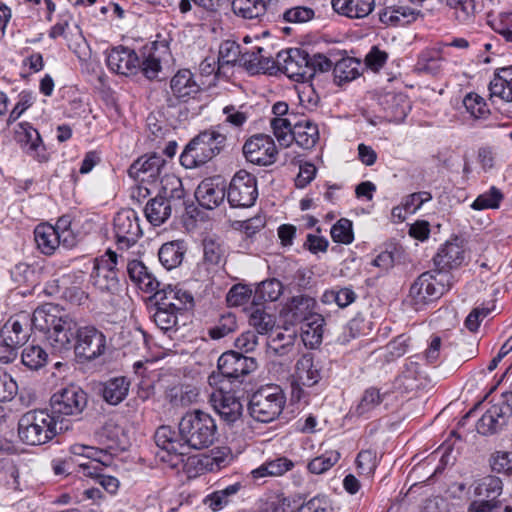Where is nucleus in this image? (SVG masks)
<instances>
[{"instance_id":"1","label":"nucleus","mask_w":512,"mask_h":512,"mask_svg":"<svg viewBox=\"0 0 512 512\" xmlns=\"http://www.w3.org/2000/svg\"><path fill=\"white\" fill-rule=\"evenodd\" d=\"M31 326L44 334L46 342L55 352L69 351L80 327L76 319L51 304L33 312Z\"/></svg>"},{"instance_id":"2","label":"nucleus","mask_w":512,"mask_h":512,"mask_svg":"<svg viewBox=\"0 0 512 512\" xmlns=\"http://www.w3.org/2000/svg\"><path fill=\"white\" fill-rule=\"evenodd\" d=\"M68 423L57 420L46 410H31L18 421V436L27 445H42L52 440L57 433L67 431Z\"/></svg>"},{"instance_id":"3","label":"nucleus","mask_w":512,"mask_h":512,"mask_svg":"<svg viewBox=\"0 0 512 512\" xmlns=\"http://www.w3.org/2000/svg\"><path fill=\"white\" fill-rule=\"evenodd\" d=\"M217 426L210 414L201 410L185 414L179 422V435L185 444L186 454L189 449H204L213 444Z\"/></svg>"},{"instance_id":"4","label":"nucleus","mask_w":512,"mask_h":512,"mask_svg":"<svg viewBox=\"0 0 512 512\" xmlns=\"http://www.w3.org/2000/svg\"><path fill=\"white\" fill-rule=\"evenodd\" d=\"M450 287L451 275L441 272H424L412 283L405 303L415 311H420L439 299Z\"/></svg>"},{"instance_id":"5","label":"nucleus","mask_w":512,"mask_h":512,"mask_svg":"<svg viewBox=\"0 0 512 512\" xmlns=\"http://www.w3.org/2000/svg\"><path fill=\"white\" fill-rule=\"evenodd\" d=\"M226 143V136L215 130H206L194 137L180 156L182 166L193 169L216 157Z\"/></svg>"},{"instance_id":"6","label":"nucleus","mask_w":512,"mask_h":512,"mask_svg":"<svg viewBox=\"0 0 512 512\" xmlns=\"http://www.w3.org/2000/svg\"><path fill=\"white\" fill-rule=\"evenodd\" d=\"M285 402V396L279 386L267 385L252 394L249 401V412L256 421L269 423L278 418Z\"/></svg>"},{"instance_id":"7","label":"nucleus","mask_w":512,"mask_h":512,"mask_svg":"<svg viewBox=\"0 0 512 512\" xmlns=\"http://www.w3.org/2000/svg\"><path fill=\"white\" fill-rule=\"evenodd\" d=\"M162 182H165L162 185L163 195L150 199L144 209L146 219L153 226L162 225L171 216L170 198H181L183 195L181 180L175 175H165Z\"/></svg>"},{"instance_id":"8","label":"nucleus","mask_w":512,"mask_h":512,"mask_svg":"<svg viewBox=\"0 0 512 512\" xmlns=\"http://www.w3.org/2000/svg\"><path fill=\"white\" fill-rule=\"evenodd\" d=\"M31 318L27 313L11 317L0 330V361L8 363L14 356V349L23 345L28 339V326Z\"/></svg>"},{"instance_id":"9","label":"nucleus","mask_w":512,"mask_h":512,"mask_svg":"<svg viewBox=\"0 0 512 512\" xmlns=\"http://www.w3.org/2000/svg\"><path fill=\"white\" fill-rule=\"evenodd\" d=\"M87 405L86 393L76 385H69L55 392L50 399L52 416L57 422L60 417L77 416Z\"/></svg>"},{"instance_id":"10","label":"nucleus","mask_w":512,"mask_h":512,"mask_svg":"<svg viewBox=\"0 0 512 512\" xmlns=\"http://www.w3.org/2000/svg\"><path fill=\"white\" fill-rule=\"evenodd\" d=\"M277 64L290 79L306 82L313 78V68L309 66V53L302 48H290L277 54Z\"/></svg>"},{"instance_id":"11","label":"nucleus","mask_w":512,"mask_h":512,"mask_svg":"<svg viewBox=\"0 0 512 512\" xmlns=\"http://www.w3.org/2000/svg\"><path fill=\"white\" fill-rule=\"evenodd\" d=\"M72 347L77 357L92 361L104 354L106 337L92 325L80 326Z\"/></svg>"},{"instance_id":"12","label":"nucleus","mask_w":512,"mask_h":512,"mask_svg":"<svg viewBox=\"0 0 512 512\" xmlns=\"http://www.w3.org/2000/svg\"><path fill=\"white\" fill-rule=\"evenodd\" d=\"M257 197L258 191L255 176L244 170L237 172L232 178L227 191V199L231 207H251Z\"/></svg>"},{"instance_id":"13","label":"nucleus","mask_w":512,"mask_h":512,"mask_svg":"<svg viewBox=\"0 0 512 512\" xmlns=\"http://www.w3.org/2000/svg\"><path fill=\"white\" fill-rule=\"evenodd\" d=\"M171 59L169 42L166 38L157 39L149 46H145L142 52V61L139 69L150 80L156 79L162 70V64Z\"/></svg>"},{"instance_id":"14","label":"nucleus","mask_w":512,"mask_h":512,"mask_svg":"<svg viewBox=\"0 0 512 512\" xmlns=\"http://www.w3.org/2000/svg\"><path fill=\"white\" fill-rule=\"evenodd\" d=\"M114 232L119 249L133 246L142 235L137 213L133 209L119 211L114 217Z\"/></svg>"},{"instance_id":"15","label":"nucleus","mask_w":512,"mask_h":512,"mask_svg":"<svg viewBox=\"0 0 512 512\" xmlns=\"http://www.w3.org/2000/svg\"><path fill=\"white\" fill-rule=\"evenodd\" d=\"M243 154L250 163L268 166L277 159V148L274 140L265 134L250 137L243 146Z\"/></svg>"},{"instance_id":"16","label":"nucleus","mask_w":512,"mask_h":512,"mask_svg":"<svg viewBox=\"0 0 512 512\" xmlns=\"http://www.w3.org/2000/svg\"><path fill=\"white\" fill-rule=\"evenodd\" d=\"M116 265L117 254L111 250H108L105 256L96 259L91 273L92 284L100 291H115L119 285Z\"/></svg>"},{"instance_id":"17","label":"nucleus","mask_w":512,"mask_h":512,"mask_svg":"<svg viewBox=\"0 0 512 512\" xmlns=\"http://www.w3.org/2000/svg\"><path fill=\"white\" fill-rule=\"evenodd\" d=\"M172 97L167 99L169 107H175L179 102H187L196 97L201 86L188 69L179 70L170 80Z\"/></svg>"},{"instance_id":"18","label":"nucleus","mask_w":512,"mask_h":512,"mask_svg":"<svg viewBox=\"0 0 512 512\" xmlns=\"http://www.w3.org/2000/svg\"><path fill=\"white\" fill-rule=\"evenodd\" d=\"M14 138L22 149L38 162H46L48 154L39 132L28 122H19L14 127Z\"/></svg>"},{"instance_id":"19","label":"nucleus","mask_w":512,"mask_h":512,"mask_svg":"<svg viewBox=\"0 0 512 512\" xmlns=\"http://www.w3.org/2000/svg\"><path fill=\"white\" fill-rule=\"evenodd\" d=\"M219 372L228 379H239L257 368V362L252 357L244 356L235 351L223 353L218 359Z\"/></svg>"},{"instance_id":"20","label":"nucleus","mask_w":512,"mask_h":512,"mask_svg":"<svg viewBox=\"0 0 512 512\" xmlns=\"http://www.w3.org/2000/svg\"><path fill=\"white\" fill-rule=\"evenodd\" d=\"M512 413V393L502 403L491 406L478 420L476 428L483 435L493 434L502 428Z\"/></svg>"},{"instance_id":"21","label":"nucleus","mask_w":512,"mask_h":512,"mask_svg":"<svg viewBox=\"0 0 512 512\" xmlns=\"http://www.w3.org/2000/svg\"><path fill=\"white\" fill-rule=\"evenodd\" d=\"M278 4L279 0H232L231 9L239 18L263 22L270 12L276 10Z\"/></svg>"},{"instance_id":"22","label":"nucleus","mask_w":512,"mask_h":512,"mask_svg":"<svg viewBox=\"0 0 512 512\" xmlns=\"http://www.w3.org/2000/svg\"><path fill=\"white\" fill-rule=\"evenodd\" d=\"M210 403L220 418L228 424L239 420L243 412V405L239 398L229 392L212 393Z\"/></svg>"},{"instance_id":"23","label":"nucleus","mask_w":512,"mask_h":512,"mask_svg":"<svg viewBox=\"0 0 512 512\" xmlns=\"http://www.w3.org/2000/svg\"><path fill=\"white\" fill-rule=\"evenodd\" d=\"M166 161L157 154L145 155L138 158L130 166L128 173L141 182H155L161 175Z\"/></svg>"},{"instance_id":"24","label":"nucleus","mask_w":512,"mask_h":512,"mask_svg":"<svg viewBox=\"0 0 512 512\" xmlns=\"http://www.w3.org/2000/svg\"><path fill=\"white\" fill-rule=\"evenodd\" d=\"M108 68L121 75L134 74L139 70V57L134 50L118 46L106 58Z\"/></svg>"},{"instance_id":"25","label":"nucleus","mask_w":512,"mask_h":512,"mask_svg":"<svg viewBox=\"0 0 512 512\" xmlns=\"http://www.w3.org/2000/svg\"><path fill=\"white\" fill-rule=\"evenodd\" d=\"M240 65L251 73H265L275 68V61L271 52L261 45H256L251 49L242 50Z\"/></svg>"},{"instance_id":"26","label":"nucleus","mask_w":512,"mask_h":512,"mask_svg":"<svg viewBox=\"0 0 512 512\" xmlns=\"http://www.w3.org/2000/svg\"><path fill=\"white\" fill-rule=\"evenodd\" d=\"M438 272L458 268L465 260V250L461 242L455 238L443 244L433 258Z\"/></svg>"},{"instance_id":"27","label":"nucleus","mask_w":512,"mask_h":512,"mask_svg":"<svg viewBox=\"0 0 512 512\" xmlns=\"http://www.w3.org/2000/svg\"><path fill=\"white\" fill-rule=\"evenodd\" d=\"M225 195V185L211 178L203 180L195 192L199 204L206 209L217 207L224 200Z\"/></svg>"},{"instance_id":"28","label":"nucleus","mask_w":512,"mask_h":512,"mask_svg":"<svg viewBox=\"0 0 512 512\" xmlns=\"http://www.w3.org/2000/svg\"><path fill=\"white\" fill-rule=\"evenodd\" d=\"M331 6L338 15L349 19H364L375 8V0H331Z\"/></svg>"},{"instance_id":"29","label":"nucleus","mask_w":512,"mask_h":512,"mask_svg":"<svg viewBox=\"0 0 512 512\" xmlns=\"http://www.w3.org/2000/svg\"><path fill=\"white\" fill-rule=\"evenodd\" d=\"M127 273L130 280L145 293L153 294L160 286L156 277L148 270L144 263L139 260L128 261Z\"/></svg>"},{"instance_id":"30","label":"nucleus","mask_w":512,"mask_h":512,"mask_svg":"<svg viewBox=\"0 0 512 512\" xmlns=\"http://www.w3.org/2000/svg\"><path fill=\"white\" fill-rule=\"evenodd\" d=\"M294 383L298 386L311 387L321 379L320 369L314 363L311 354L302 355L296 362Z\"/></svg>"},{"instance_id":"31","label":"nucleus","mask_w":512,"mask_h":512,"mask_svg":"<svg viewBox=\"0 0 512 512\" xmlns=\"http://www.w3.org/2000/svg\"><path fill=\"white\" fill-rule=\"evenodd\" d=\"M315 301L313 298L305 295L294 296L284 308L288 320L295 324L304 322L310 315H314L312 310Z\"/></svg>"},{"instance_id":"32","label":"nucleus","mask_w":512,"mask_h":512,"mask_svg":"<svg viewBox=\"0 0 512 512\" xmlns=\"http://www.w3.org/2000/svg\"><path fill=\"white\" fill-rule=\"evenodd\" d=\"M130 381L124 377H114L102 384L101 395L105 402L110 405H118L128 395Z\"/></svg>"},{"instance_id":"33","label":"nucleus","mask_w":512,"mask_h":512,"mask_svg":"<svg viewBox=\"0 0 512 512\" xmlns=\"http://www.w3.org/2000/svg\"><path fill=\"white\" fill-rule=\"evenodd\" d=\"M244 488L241 481H236L219 488L207 495L204 503L213 511H220L233 501L235 496Z\"/></svg>"},{"instance_id":"34","label":"nucleus","mask_w":512,"mask_h":512,"mask_svg":"<svg viewBox=\"0 0 512 512\" xmlns=\"http://www.w3.org/2000/svg\"><path fill=\"white\" fill-rule=\"evenodd\" d=\"M319 140L318 126L308 119L293 124L292 142L304 149L313 148Z\"/></svg>"},{"instance_id":"35","label":"nucleus","mask_w":512,"mask_h":512,"mask_svg":"<svg viewBox=\"0 0 512 512\" xmlns=\"http://www.w3.org/2000/svg\"><path fill=\"white\" fill-rule=\"evenodd\" d=\"M37 248L45 255H52L60 246L57 230L50 224H39L34 230Z\"/></svg>"},{"instance_id":"36","label":"nucleus","mask_w":512,"mask_h":512,"mask_svg":"<svg viewBox=\"0 0 512 512\" xmlns=\"http://www.w3.org/2000/svg\"><path fill=\"white\" fill-rule=\"evenodd\" d=\"M227 249L222 241L215 238L203 240V264L207 269H214L225 263Z\"/></svg>"},{"instance_id":"37","label":"nucleus","mask_w":512,"mask_h":512,"mask_svg":"<svg viewBox=\"0 0 512 512\" xmlns=\"http://www.w3.org/2000/svg\"><path fill=\"white\" fill-rule=\"evenodd\" d=\"M155 442L159 448L177 458L186 455L185 444H182L181 438H175V432L169 426H161L156 430Z\"/></svg>"},{"instance_id":"38","label":"nucleus","mask_w":512,"mask_h":512,"mask_svg":"<svg viewBox=\"0 0 512 512\" xmlns=\"http://www.w3.org/2000/svg\"><path fill=\"white\" fill-rule=\"evenodd\" d=\"M383 103L386 105V117L392 122L404 121L410 110L409 102L403 94H388Z\"/></svg>"},{"instance_id":"39","label":"nucleus","mask_w":512,"mask_h":512,"mask_svg":"<svg viewBox=\"0 0 512 512\" xmlns=\"http://www.w3.org/2000/svg\"><path fill=\"white\" fill-rule=\"evenodd\" d=\"M185 251L182 241L167 242L159 249V261L167 270H171L182 263Z\"/></svg>"},{"instance_id":"40","label":"nucleus","mask_w":512,"mask_h":512,"mask_svg":"<svg viewBox=\"0 0 512 512\" xmlns=\"http://www.w3.org/2000/svg\"><path fill=\"white\" fill-rule=\"evenodd\" d=\"M324 318L319 314L310 315L302 326V340L306 346L314 348L322 342Z\"/></svg>"},{"instance_id":"41","label":"nucleus","mask_w":512,"mask_h":512,"mask_svg":"<svg viewBox=\"0 0 512 512\" xmlns=\"http://www.w3.org/2000/svg\"><path fill=\"white\" fill-rule=\"evenodd\" d=\"M276 324L275 316L268 313L259 303L253 304L249 313V325L258 334L265 335L273 330Z\"/></svg>"},{"instance_id":"42","label":"nucleus","mask_w":512,"mask_h":512,"mask_svg":"<svg viewBox=\"0 0 512 512\" xmlns=\"http://www.w3.org/2000/svg\"><path fill=\"white\" fill-rule=\"evenodd\" d=\"M124 437L123 429L116 423L109 421L104 424L97 433V441L103 445L106 452L107 449H117L122 446Z\"/></svg>"},{"instance_id":"43","label":"nucleus","mask_w":512,"mask_h":512,"mask_svg":"<svg viewBox=\"0 0 512 512\" xmlns=\"http://www.w3.org/2000/svg\"><path fill=\"white\" fill-rule=\"evenodd\" d=\"M389 394L390 393L388 390L382 392L380 389L375 387L366 389L361 397L359 404L355 408V413L358 416H363L371 412L383 401H385Z\"/></svg>"},{"instance_id":"44","label":"nucleus","mask_w":512,"mask_h":512,"mask_svg":"<svg viewBox=\"0 0 512 512\" xmlns=\"http://www.w3.org/2000/svg\"><path fill=\"white\" fill-rule=\"evenodd\" d=\"M283 293L282 283L273 278L262 281L259 283L255 289V295L253 299V304L259 303L261 301H276Z\"/></svg>"},{"instance_id":"45","label":"nucleus","mask_w":512,"mask_h":512,"mask_svg":"<svg viewBox=\"0 0 512 512\" xmlns=\"http://www.w3.org/2000/svg\"><path fill=\"white\" fill-rule=\"evenodd\" d=\"M360 62L354 58L346 57L336 62L333 68L335 79L339 82H349L359 76Z\"/></svg>"},{"instance_id":"46","label":"nucleus","mask_w":512,"mask_h":512,"mask_svg":"<svg viewBox=\"0 0 512 512\" xmlns=\"http://www.w3.org/2000/svg\"><path fill=\"white\" fill-rule=\"evenodd\" d=\"M502 490L503 484L500 478L496 476H486L481 479L475 487V495L483 497L486 500L498 502L496 499L501 495Z\"/></svg>"},{"instance_id":"47","label":"nucleus","mask_w":512,"mask_h":512,"mask_svg":"<svg viewBox=\"0 0 512 512\" xmlns=\"http://www.w3.org/2000/svg\"><path fill=\"white\" fill-rule=\"evenodd\" d=\"M490 98L512 102V78L496 73L489 84Z\"/></svg>"},{"instance_id":"48","label":"nucleus","mask_w":512,"mask_h":512,"mask_svg":"<svg viewBox=\"0 0 512 512\" xmlns=\"http://www.w3.org/2000/svg\"><path fill=\"white\" fill-rule=\"evenodd\" d=\"M242 50L240 46L233 41H225L219 47L218 52V70H223L225 66L234 65L240 63V57Z\"/></svg>"},{"instance_id":"49","label":"nucleus","mask_w":512,"mask_h":512,"mask_svg":"<svg viewBox=\"0 0 512 512\" xmlns=\"http://www.w3.org/2000/svg\"><path fill=\"white\" fill-rule=\"evenodd\" d=\"M48 354L38 345H29L22 351V363L31 370H38L47 362Z\"/></svg>"},{"instance_id":"50","label":"nucleus","mask_w":512,"mask_h":512,"mask_svg":"<svg viewBox=\"0 0 512 512\" xmlns=\"http://www.w3.org/2000/svg\"><path fill=\"white\" fill-rule=\"evenodd\" d=\"M271 126L279 144L283 147H288L292 143V122L287 118L275 117L271 120Z\"/></svg>"},{"instance_id":"51","label":"nucleus","mask_w":512,"mask_h":512,"mask_svg":"<svg viewBox=\"0 0 512 512\" xmlns=\"http://www.w3.org/2000/svg\"><path fill=\"white\" fill-rule=\"evenodd\" d=\"M157 308L153 315L155 324L161 330H170L177 324V310L169 308L170 304H156Z\"/></svg>"},{"instance_id":"52","label":"nucleus","mask_w":512,"mask_h":512,"mask_svg":"<svg viewBox=\"0 0 512 512\" xmlns=\"http://www.w3.org/2000/svg\"><path fill=\"white\" fill-rule=\"evenodd\" d=\"M315 17V10L312 7L297 5L286 9L282 13V19L291 24H304Z\"/></svg>"},{"instance_id":"53","label":"nucleus","mask_w":512,"mask_h":512,"mask_svg":"<svg viewBox=\"0 0 512 512\" xmlns=\"http://www.w3.org/2000/svg\"><path fill=\"white\" fill-rule=\"evenodd\" d=\"M503 199V194L496 187H491L489 191L480 194L471 204L474 210L496 209Z\"/></svg>"},{"instance_id":"54","label":"nucleus","mask_w":512,"mask_h":512,"mask_svg":"<svg viewBox=\"0 0 512 512\" xmlns=\"http://www.w3.org/2000/svg\"><path fill=\"white\" fill-rule=\"evenodd\" d=\"M463 105L475 119L485 118L489 114L485 100L476 93H468L463 99Z\"/></svg>"},{"instance_id":"55","label":"nucleus","mask_w":512,"mask_h":512,"mask_svg":"<svg viewBox=\"0 0 512 512\" xmlns=\"http://www.w3.org/2000/svg\"><path fill=\"white\" fill-rule=\"evenodd\" d=\"M340 459L337 451H330L315 457L308 463V470L313 474H323L334 466Z\"/></svg>"},{"instance_id":"56","label":"nucleus","mask_w":512,"mask_h":512,"mask_svg":"<svg viewBox=\"0 0 512 512\" xmlns=\"http://www.w3.org/2000/svg\"><path fill=\"white\" fill-rule=\"evenodd\" d=\"M70 452L75 456L96 460L97 463L102 464H106L109 458V454L104 449L78 443L73 444L70 447Z\"/></svg>"},{"instance_id":"57","label":"nucleus","mask_w":512,"mask_h":512,"mask_svg":"<svg viewBox=\"0 0 512 512\" xmlns=\"http://www.w3.org/2000/svg\"><path fill=\"white\" fill-rule=\"evenodd\" d=\"M253 290L246 284H235L233 285L226 295L227 304L231 307H239L246 304L251 296Z\"/></svg>"},{"instance_id":"58","label":"nucleus","mask_w":512,"mask_h":512,"mask_svg":"<svg viewBox=\"0 0 512 512\" xmlns=\"http://www.w3.org/2000/svg\"><path fill=\"white\" fill-rule=\"evenodd\" d=\"M331 238L336 243L350 244L354 239L352 222L341 218L331 228Z\"/></svg>"},{"instance_id":"59","label":"nucleus","mask_w":512,"mask_h":512,"mask_svg":"<svg viewBox=\"0 0 512 512\" xmlns=\"http://www.w3.org/2000/svg\"><path fill=\"white\" fill-rule=\"evenodd\" d=\"M237 328V321L235 315L228 313L222 315L218 323L209 330V335L213 339H220L229 333L235 331Z\"/></svg>"},{"instance_id":"60","label":"nucleus","mask_w":512,"mask_h":512,"mask_svg":"<svg viewBox=\"0 0 512 512\" xmlns=\"http://www.w3.org/2000/svg\"><path fill=\"white\" fill-rule=\"evenodd\" d=\"M294 341V334L285 335L283 333H278L269 341L268 347L275 355L283 356L293 349Z\"/></svg>"},{"instance_id":"61","label":"nucleus","mask_w":512,"mask_h":512,"mask_svg":"<svg viewBox=\"0 0 512 512\" xmlns=\"http://www.w3.org/2000/svg\"><path fill=\"white\" fill-rule=\"evenodd\" d=\"M185 471L189 477H197L206 472H211L209 459L206 455H195L187 458Z\"/></svg>"},{"instance_id":"62","label":"nucleus","mask_w":512,"mask_h":512,"mask_svg":"<svg viewBox=\"0 0 512 512\" xmlns=\"http://www.w3.org/2000/svg\"><path fill=\"white\" fill-rule=\"evenodd\" d=\"M206 457L209 459L210 471L213 472L226 467L232 460V453L229 448L222 447L212 450Z\"/></svg>"},{"instance_id":"63","label":"nucleus","mask_w":512,"mask_h":512,"mask_svg":"<svg viewBox=\"0 0 512 512\" xmlns=\"http://www.w3.org/2000/svg\"><path fill=\"white\" fill-rule=\"evenodd\" d=\"M357 467L361 474L372 475L377 467V455L373 450L361 451L356 459Z\"/></svg>"},{"instance_id":"64","label":"nucleus","mask_w":512,"mask_h":512,"mask_svg":"<svg viewBox=\"0 0 512 512\" xmlns=\"http://www.w3.org/2000/svg\"><path fill=\"white\" fill-rule=\"evenodd\" d=\"M298 512H334V508L327 497L317 496L301 505Z\"/></svg>"}]
</instances>
